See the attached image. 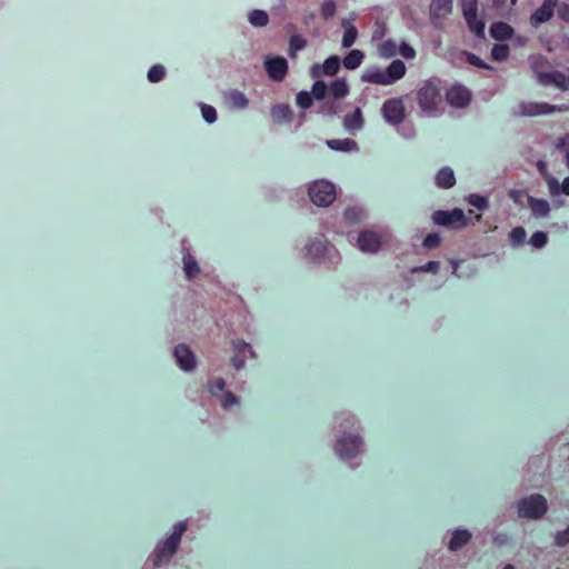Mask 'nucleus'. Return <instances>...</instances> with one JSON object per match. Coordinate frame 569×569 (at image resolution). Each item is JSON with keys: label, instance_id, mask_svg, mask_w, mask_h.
<instances>
[{"label": "nucleus", "instance_id": "1", "mask_svg": "<svg viewBox=\"0 0 569 569\" xmlns=\"http://www.w3.org/2000/svg\"><path fill=\"white\" fill-rule=\"evenodd\" d=\"M441 81L430 78L422 82L417 91V102L420 110L428 117H436L442 103Z\"/></svg>", "mask_w": 569, "mask_h": 569}, {"label": "nucleus", "instance_id": "2", "mask_svg": "<svg viewBox=\"0 0 569 569\" xmlns=\"http://www.w3.org/2000/svg\"><path fill=\"white\" fill-rule=\"evenodd\" d=\"M381 116L383 120L397 128V131L405 138L409 139L415 136L411 124H405L406 107L402 98L387 99L381 106Z\"/></svg>", "mask_w": 569, "mask_h": 569}, {"label": "nucleus", "instance_id": "3", "mask_svg": "<svg viewBox=\"0 0 569 569\" xmlns=\"http://www.w3.org/2000/svg\"><path fill=\"white\" fill-rule=\"evenodd\" d=\"M407 68L402 60H393L386 69L378 67L367 68L361 76V81L372 84L390 86L402 79Z\"/></svg>", "mask_w": 569, "mask_h": 569}, {"label": "nucleus", "instance_id": "4", "mask_svg": "<svg viewBox=\"0 0 569 569\" xmlns=\"http://www.w3.org/2000/svg\"><path fill=\"white\" fill-rule=\"evenodd\" d=\"M186 530V521H180L174 525L170 537L162 543H159L153 552L152 561L154 567H160L169 562L171 557L176 553Z\"/></svg>", "mask_w": 569, "mask_h": 569}, {"label": "nucleus", "instance_id": "5", "mask_svg": "<svg viewBox=\"0 0 569 569\" xmlns=\"http://www.w3.org/2000/svg\"><path fill=\"white\" fill-rule=\"evenodd\" d=\"M547 510V500L539 493L522 498L518 502V513L522 518L540 519Z\"/></svg>", "mask_w": 569, "mask_h": 569}, {"label": "nucleus", "instance_id": "6", "mask_svg": "<svg viewBox=\"0 0 569 569\" xmlns=\"http://www.w3.org/2000/svg\"><path fill=\"white\" fill-rule=\"evenodd\" d=\"M310 200L318 207H328L336 199V187L328 180H316L310 183Z\"/></svg>", "mask_w": 569, "mask_h": 569}, {"label": "nucleus", "instance_id": "7", "mask_svg": "<svg viewBox=\"0 0 569 569\" xmlns=\"http://www.w3.org/2000/svg\"><path fill=\"white\" fill-rule=\"evenodd\" d=\"M389 237V232L382 228L363 230L358 237V249H380L382 246L388 244Z\"/></svg>", "mask_w": 569, "mask_h": 569}, {"label": "nucleus", "instance_id": "8", "mask_svg": "<svg viewBox=\"0 0 569 569\" xmlns=\"http://www.w3.org/2000/svg\"><path fill=\"white\" fill-rule=\"evenodd\" d=\"M432 221L448 229H460L467 226V219L461 209H453L450 211L437 210L432 214Z\"/></svg>", "mask_w": 569, "mask_h": 569}, {"label": "nucleus", "instance_id": "9", "mask_svg": "<svg viewBox=\"0 0 569 569\" xmlns=\"http://www.w3.org/2000/svg\"><path fill=\"white\" fill-rule=\"evenodd\" d=\"M362 448V439L358 436H347L338 438L335 450L340 459L348 461L356 457Z\"/></svg>", "mask_w": 569, "mask_h": 569}, {"label": "nucleus", "instance_id": "10", "mask_svg": "<svg viewBox=\"0 0 569 569\" xmlns=\"http://www.w3.org/2000/svg\"><path fill=\"white\" fill-rule=\"evenodd\" d=\"M561 108L556 104H550L548 102H521L519 104L518 114L523 117H536L543 114H551L560 111Z\"/></svg>", "mask_w": 569, "mask_h": 569}, {"label": "nucleus", "instance_id": "11", "mask_svg": "<svg viewBox=\"0 0 569 569\" xmlns=\"http://www.w3.org/2000/svg\"><path fill=\"white\" fill-rule=\"evenodd\" d=\"M264 69L271 80L280 82L287 76L288 61L280 56L268 57L264 60Z\"/></svg>", "mask_w": 569, "mask_h": 569}, {"label": "nucleus", "instance_id": "12", "mask_svg": "<svg viewBox=\"0 0 569 569\" xmlns=\"http://www.w3.org/2000/svg\"><path fill=\"white\" fill-rule=\"evenodd\" d=\"M558 0H543L542 4L535 10L530 17V24L538 28L540 24L549 21L555 13Z\"/></svg>", "mask_w": 569, "mask_h": 569}, {"label": "nucleus", "instance_id": "13", "mask_svg": "<svg viewBox=\"0 0 569 569\" xmlns=\"http://www.w3.org/2000/svg\"><path fill=\"white\" fill-rule=\"evenodd\" d=\"M453 0H431L429 6L430 21L438 23L452 12Z\"/></svg>", "mask_w": 569, "mask_h": 569}, {"label": "nucleus", "instance_id": "14", "mask_svg": "<svg viewBox=\"0 0 569 569\" xmlns=\"http://www.w3.org/2000/svg\"><path fill=\"white\" fill-rule=\"evenodd\" d=\"M446 99L451 107L465 108L470 102L471 94L463 86L456 84L447 91Z\"/></svg>", "mask_w": 569, "mask_h": 569}, {"label": "nucleus", "instance_id": "15", "mask_svg": "<svg viewBox=\"0 0 569 569\" xmlns=\"http://www.w3.org/2000/svg\"><path fill=\"white\" fill-rule=\"evenodd\" d=\"M173 356L176 358L178 366L183 371H191L194 369L196 356L187 345H178L173 350Z\"/></svg>", "mask_w": 569, "mask_h": 569}, {"label": "nucleus", "instance_id": "16", "mask_svg": "<svg viewBox=\"0 0 569 569\" xmlns=\"http://www.w3.org/2000/svg\"><path fill=\"white\" fill-rule=\"evenodd\" d=\"M340 58L338 56L328 57L322 64H313L310 68V76L319 78L321 74L335 76L340 69Z\"/></svg>", "mask_w": 569, "mask_h": 569}, {"label": "nucleus", "instance_id": "17", "mask_svg": "<svg viewBox=\"0 0 569 569\" xmlns=\"http://www.w3.org/2000/svg\"><path fill=\"white\" fill-rule=\"evenodd\" d=\"M305 259L317 264H336L340 261L339 251H307Z\"/></svg>", "mask_w": 569, "mask_h": 569}, {"label": "nucleus", "instance_id": "18", "mask_svg": "<svg viewBox=\"0 0 569 569\" xmlns=\"http://www.w3.org/2000/svg\"><path fill=\"white\" fill-rule=\"evenodd\" d=\"M343 128L349 133H356L360 131L365 126V119L361 108L357 107L355 111L347 114L342 121Z\"/></svg>", "mask_w": 569, "mask_h": 569}, {"label": "nucleus", "instance_id": "19", "mask_svg": "<svg viewBox=\"0 0 569 569\" xmlns=\"http://www.w3.org/2000/svg\"><path fill=\"white\" fill-rule=\"evenodd\" d=\"M233 348L236 355L232 357L231 362L237 370H240L244 367V353L248 351L251 358H256V352L252 350L250 345L244 341H234Z\"/></svg>", "mask_w": 569, "mask_h": 569}, {"label": "nucleus", "instance_id": "20", "mask_svg": "<svg viewBox=\"0 0 569 569\" xmlns=\"http://www.w3.org/2000/svg\"><path fill=\"white\" fill-rule=\"evenodd\" d=\"M489 33L495 40L503 41L513 36V28L506 22L498 21L490 26Z\"/></svg>", "mask_w": 569, "mask_h": 569}, {"label": "nucleus", "instance_id": "21", "mask_svg": "<svg viewBox=\"0 0 569 569\" xmlns=\"http://www.w3.org/2000/svg\"><path fill=\"white\" fill-rule=\"evenodd\" d=\"M528 204L536 218H546L550 212V203L545 199L529 197Z\"/></svg>", "mask_w": 569, "mask_h": 569}, {"label": "nucleus", "instance_id": "22", "mask_svg": "<svg viewBox=\"0 0 569 569\" xmlns=\"http://www.w3.org/2000/svg\"><path fill=\"white\" fill-rule=\"evenodd\" d=\"M224 97H226V101L233 109H237V110H243L249 104V100L246 97V94L242 91L237 90V89L229 90L228 92H226Z\"/></svg>", "mask_w": 569, "mask_h": 569}, {"label": "nucleus", "instance_id": "23", "mask_svg": "<svg viewBox=\"0 0 569 569\" xmlns=\"http://www.w3.org/2000/svg\"><path fill=\"white\" fill-rule=\"evenodd\" d=\"M341 27L343 28L345 32L341 40L342 48H350L353 46L358 38V30L353 26V23L350 22L348 19L341 20Z\"/></svg>", "mask_w": 569, "mask_h": 569}, {"label": "nucleus", "instance_id": "24", "mask_svg": "<svg viewBox=\"0 0 569 569\" xmlns=\"http://www.w3.org/2000/svg\"><path fill=\"white\" fill-rule=\"evenodd\" d=\"M546 183L548 186L549 193L552 197L559 196L561 193L569 196V177H566L560 184L557 178L547 176Z\"/></svg>", "mask_w": 569, "mask_h": 569}, {"label": "nucleus", "instance_id": "25", "mask_svg": "<svg viewBox=\"0 0 569 569\" xmlns=\"http://www.w3.org/2000/svg\"><path fill=\"white\" fill-rule=\"evenodd\" d=\"M341 111V103L335 99L322 100L317 109V113L322 117L332 118L338 116Z\"/></svg>", "mask_w": 569, "mask_h": 569}, {"label": "nucleus", "instance_id": "26", "mask_svg": "<svg viewBox=\"0 0 569 569\" xmlns=\"http://www.w3.org/2000/svg\"><path fill=\"white\" fill-rule=\"evenodd\" d=\"M436 184L442 189H449L455 186L456 178L453 170L449 167L441 168L436 174Z\"/></svg>", "mask_w": 569, "mask_h": 569}, {"label": "nucleus", "instance_id": "27", "mask_svg": "<svg viewBox=\"0 0 569 569\" xmlns=\"http://www.w3.org/2000/svg\"><path fill=\"white\" fill-rule=\"evenodd\" d=\"M450 264L452 267L453 273L458 278H468L475 272L472 263L467 260L450 259Z\"/></svg>", "mask_w": 569, "mask_h": 569}, {"label": "nucleus", "instance_id": "28", "mask_svg": "<svg viewBox=\"0 0 569 569\" xmlns=\"http://www.w3.org/2000/svg\"><path fill=\"white\" fill-rule=\"evenodd\" d=\"M327 146L336 151H357L358 150V143L349 138L346 139H331L327 140Z\"/></svg>", "mask_w": 569, "mask_h": 569}, {"label": "nucleus", "instance_id": "29", "mask_svg": "<svg viewBox=\"0 0 569 569\" xmlns=\"http://www.w3.org/2000/svg\"><path fill=\"white\" fill-rule=\"evenodd\" d=\"M471 538V533L465 529H458L452 533V537L449 541V549L452 551H457L462 548Z\"/></svg>", "mask_w": 569, "mask_h": 569}, {"label": "nucleus", "instance_id": "30", "mask_svg": "<svg viewBox=\"0 0 569 569\" xmlns=\"http://www.w3.org/2000/svg\"><path fill=\"white\" fill-rule=\"evenodd\" d=\"M365 59V53L359 49H352L348 52V54L343 58L342 63L343 67L348 70H355L362 63Z\"/></svg>", "mask_w": 569, "mask_h": 569}, {"label": "nucleus", "instance_id": "31", "mask_svg": "<svg viewBox=\"0 0 569 569\" xmlns=\"http://www.w3.org/2000/svg\"><path fill=\"white\" fill-rule=\"evenodd\" d=\"M271 117L276 122H289L292 118V110L289 104H274L271 108Z\"/></svg>", "mask_w": 569, "mask_h": 569}, {"label": "nucleus", "instance_id": "32", "mask_svg": "<svg viewBox=\"0 0 569 569\" xmlns=\"http://www.w3.org/2000/svg\"><path fill=\"white\" fill-rule=\"evenodd\" d=\"M466 20V23L469 28V30L479 39H483L485 38V22L482 19H479L478 18V14H475L472 16V18L470 17H466L465 18Z\"/></svg>", "mask_w": 569, "mask_h": 569}, {"label": "nucleus", "instance_id": "33", "mask_svg": "<svg viewBox=\"0 0 569 569\" xmlns=\"http://www.w3.org/2000/svg\"><path fill=\"white\" fill-rule=\"evenodd\" d=\"M366 216V211L362 207L352 206L348 207L343 211V218L349 223H357L361 221Z\"/></svg>", "mask_w": 569, "mask_h": 569}, {"label": "nucleus", "instance_id": "34", "mask_svg": "<svg viewBox=\"0 0 569 569\" xmlns=\"http://www.w3.org/2000/svg\"><path fill=\"white\" fill-rule=\"evenodd\" d=\"M330 89L335 100L341 99L349 93V86L346 79L341 78L333 80L331 82Z\"/></svg>", "mask_w": 569, "mask_h": 569}, {"label": "nucleus", "instance_id": "35", "mask_svg": "<svg viewBox=\"0 0 569 569\" xmlns=\"http://www.w3.org/2000/svg\"><path fill=\"white\" fill-rule=\"evenodd\" d=\"M183 271L189 280L193 279L200 271L198 262L190 253L183 257Z\"/></svg>", "mask_w": 569, "mask_h": 569}, {"label": "nucleus", "instance_id": "36", "mask_svg": "<svg viewBox=\"0 0 569 569\" xmlns=\"http://www.w3.org/2000/svg\"><path fill=\"white\" fill-rule=\"evenodd\" d=\"M249 22L257 28L266 27L269 22V16L266 11L254 9L249 13Z\"/></svg>", "mask_w": 569, "mask_h": 569}, {"label": "nucleus", "instance_id": "37", "mask_svg": "<svg viewBox=\"0 0 569 569\" xmlns=\"http://www.w3.org/2000/svg\"><path fill=\"white\" fill-rule=\"evenodd\" d=\"M397 52H398V48H397L396 42L392 39H388V40L383 41L378 48L379 56L385 59H390V58L395 57L397 54Z\"/></svg>", "mask_w": 569, "mask_h": 569}, {"label": "nucleus", "instance_id": "38", "mask_svg": "<svg viewBox=\"0 0 569 569\" xmlns=\"http://www.w3.org/2000/svg\"><path fill=\"white\" fill-rule=\"evenodd\" d=\"M527 232L523 227H516L509 233V242L512 247L525 244Z\"/></svg>", "mask_w": 569, "mask_h": 569}, {"label": "nucleus", "instance_id": "39", "mask_svg": "<svg viewBox=\"0 0 569 569\" xmlns=\"http://www.w3.org/2000/svg\"><path fill=\"white\" fill-rule=\"evenodd\" d=\"M337 12V4L335 0H323L320 6V14L323 20L328 21L335 17Z\"/></svg>", "mask_w": 569, "mask_h": 569}, {"label": "nucleus", "instance_id": "40", "mask_svg": "<svg viewBox=\"0 0 569 569\" xmlns=\"http://www.w3.org/2000/svg\"><path fill=\"white\" fill-rule=\"evenodd\" d=\"M467 200L469 204H471L472 207L477 208L480 211H485L489 208V200L479 193L469 194Z\"/></svg>", "mask_w": 569, "mask_h": 569}, {"label": "nucleus", "instance_id": "41", "mask_svg": "<svg viewBox=\"0 0 569 569\" xmlns=\"http://www.w3.org/2000/svg\"><path fill=\"white\" fill-rule=\"evenodd\" d=\"M307 46V40L301 36L295 34L290 37L289 40V54L293 57L297 51L305 49Z\"/></svg>", "mask_w": 569, "mask_h": 569}, {"label": "nucleus", "instance_id": "42", "mask_svg": "<svg viewBox=\"0 0 569 569\" xmlns=\"http://www.w3.org/2000/svg\"><path fill=\"white\" fill-rule=\"evenodd\" d=\"M327 92H328V87L321 80L316 81L312 84V88H311V91H310V93L313 97V99L320 100V101L326 100Z\"/></svg>", "mask_w": 569, "mask_h": 569}, {"label": "nucleus", "instance_id": "43", "mask_svg": "<svg viewBox=\"0 0 569 569\" xmlns=\"http://www.w3.org/2000/svg\"><path fill=\"white\" fill-rule=\"evenodd\" d=\"M313 97L309 91L302 90L297 93L296 96V103L301 109L306 110L309 109L313 103Z\"/></svg>", "mask_w": 569, "mask_h": 569}, {"label": "nucleus", "instance_id": "44", "mask_svg": "<svg viewBox=\"0 0 569 569\" xmlns=\"http://www.w3.org/2000/svg\"><path fill=\"white\" fill-rule=\"evenodd\" d=\"M509 56V47L507 44H495L491 49V58L495 61H505Z\"/></svg>", "mask_w": 569, "mask_h": 569}, {"label": "nucleus", "instance_id": "45", "mask_svg": "<svg viewBox=\"0 0 569 569\" xmlns=\"http://www.w3.org/2000/svg\"><path fill=\"white\" fill-rule=\"evenodd\" d=\"M166 74V69L161 64H154L152 66L147 74V78L150 82L156 83L163 79Z\"/></svg>", "mask_w": 569, "mask_h": 569}, {"label": "nucleus", "instance_id": "46", "mask_svg": "<svg viewBox=\"0 0 569 569\" xmlns=\"http://www.w3.org/2000/svg\"><path fill=\"white\" fill-rule=\"evenodd\" d=\"M461 9L463 18L478 14V1L477 0H461Z\"/></svg>", "mask_w": 569, "mask_h": 569}, {"label": "nucleus", "instance_id": "47", "mask_svg": "<svg viewBox=\"0 0 569 569\" xmlns=\"http://www.w3.org/2000/svg\"><path fill=\"white\" fill-rule=\"evenodd\" d=\"M548 236L545 231H536L529 239L528 243L536 249H540L547 244Z\"/></svg>", "mask_w": 569, "mask_h": 569}, {"label": "nucleus", "instance_id": "48", "mask_svg": "<svg viewBox=\"0 0 569 569\" xmlns=\"http://www.w3.org/2000/svg\"><path fill=\"white\" fill-rule=\"evenodd\" d=\"M553 543L557 547H566L569 545V526L565 528L563 530H558L553 535Z\"/></svg>", "mask_w": 569, "mask_h": 569}, {"label": "nucleus", "instance_id": "49", "mask_svg": "<svg viewBox=\"0 0 569 569\" xmlns=\"http://www.w3.org/2000/svg\"><path fill=\"white\" fill-rule=\"evenodd\" d=\"M200 108L202 118L207 123H213L217 120V111L212 106L201 103Z\"/></svg>", "mask_w": 569, "mask_h": 569}, {"label": "nucleus", "instance_id": "50", "mask_svg": "<svg viewBox=\"0 0 569 569\" xmlns=\"http://www.w3.org/2000/svg\"><path fill=\"white\" fill-rule=\"evenodd\" d=\"M466 60L468 63H470L471 66H475L477 68L487 69V70L492 69L488 63H486L480 57H478L475 53L466 52Z\"/></svg>", "mask_w": 569, "mask_h": 569}, {"label": "nucleus", "instance_id": "51", "mask_svg": "<svg viewBox=\"0 0 569 569\" xmlns=\"http://www.w3.org/2000/svg\"><path fill=\"white\" fill-rule=\"evenodd\" d=\"M537 80L541 86H552L555 81V71L551 72H537Z\"/></svg>", "mask_w": 569, "mask_h": 569}, {"label": "nucleus", "instance_id": "52", "mask_svg": "<svg viewBox=\"0 0 569 569\" xmlns=\"http://www.w3.org/2000/svg\"><path fill=\"white\" fill-rule=\"evenodd\" d=\"M552 86H556L557 88H559L561 90H567L568 89V78L566 77L565 73H562L560 71H555V81H553Z\"/></svg>", "mask_w": 569, "mask_h": 569}, {"label": "nucleus", "instance_id": "53", "mask_svg": "<svg viewBox=\"0 0 569 569\" xmlns=\"http://www.w3.org/2000/svg\"><path fill=\"white\" fill-rule=\"evenodd\" d=\"M557 8V14L560 20L569 23V3L567 2H558Z\"/></svg>", "mask_w": 569, "mask_h": 569}, {"label": "nucleus", "instance_id": "54", "mask_svg": "<svg viewBox=\"0 0 569 569\" xmlns=\"http://www.w3.org/2000/svg\"><path fill=\"white\" fill-rule=\"evenodd\" d=\"M399 53L405 59H413L416 57V50L407 42H401L399 47Z\"/></svg>", "mask_w": 569, "mask_h": 569}, {"label": "nucleus", "instance_id": "55", "mask_svg": "<svg viewBox=\"0 0 569 569\" xmlns=\"http://www.w3.org/2000/svg\"><path fill=\"white\" fill-rule=\"evenodd\" d=\"M239 400L232 392H226L221 399V406L224 409H229L233 405H238Z\"/></svg>", "mask_w": 569, "mask_h": 569}, {"label": "nucleus", "instance_id": "56", "mask_svg": "<svg viewBox=\"0 0 569 569\" xmlns=\"http://www.w3.org/2000/svg\"><path fill=\"white\" fill-rule=\"evenodd\" d=\"M440 236L437 233H429L423 239V246L427 248H436L440 244Z\"/></svg>", "mask_w": 569, "mask_h": 569}, {"label": "nucleus", "instance_id": "57", "mask_svg": "<svg viewBox=\"0 0 569 569\" xmlns=\"http://www.w3.org/2000/svg\"><path fill=\"white\" fill-rule=\"evenodd\" d=\"M547 64H549V62L542 56H537V57L531 58V68L536 74H537V72H540L539 68L547 66Z\"/></svg>", "mask_w": 569, "mask_h": 569}, {"label": "nucleus", "instance_id": "58", "mask_svg": "<svg viewBox=\"0 0 569 569\" xmlns=\"http://www.w3.org/2000/svg\"><path fill=\"white\" fill-rule=\"evenodd\" d=\"M387 32V27L383 22H377L376 23V29L373 30V33H372V40L373 41H377V40H380L385 37Z\"/></svg>", "mask_w": 569, "mask_h": 569}, {"label": "nucleus", "instance_id": "59", "mask_svg": "<svg viewBox=\"0 0 569 569\" xmlns=\"http://www.w3.org/2000/svg\"><path fill=\"white\" fill-rule=\"evenodd\" d=\"M439 264L436 261H429L428 263L412 268V272L423 271V272H435L438 269Z\"/></svg>", "mask_w": 569, "mask_h": 569}, {"label": "nucleus", "instance_id": "60", "mask_svg": "<svg viewBox=\"0 0 569 569\" xmlns=\"http://www.w3.org/2000/svg\"><path fill=\"white\" fill-rule=\"evenodd\" d=\"M226 382L222 378H218L214 380V382L210 386V391L212 395L216 393V391H222L224 389Z\"/></svg>", "mask_w": 569, "mask_h": 569}, {"label": "nucleus", "instance_id": "61", "mask_svg": "<svg viewBox=\"0 0 569 569\" xmlns=\"http://www.w3.org/2000/svg\"><path fill=\"white\" fill-rule=\"evenodd\" d=\"M342 416H343V421H345L348 426H350V427H352V426L357 422V421H356L355 416H352V415H351V413H349V412H345V413H342Z\"/></svg>", "mask_w": 569, "mask_h": 569}, {"label": "nucleus", "instance_id": "62", "mask_svg": "<svg viewBox=\"0 0 569 569\" xmlns=\"http://www.w3.org/2000/svg\"><path fill=\"white\" fill-rule=\"evenodd\" d=\"M315 19H316V13L313 11H306L303 13V23L305 24H309Z\"/></svg>", "mask_w": 569, "mask_h": 569}, {"label": "nucleus", "instance_id": "63", "mask_svg": "<svg viewBox=\"0 0 569 569\" xmlns=\"http://www.w3.org/2000/svg\"><path fill=\"white\" fill-rule=\"evenodd\" d=\"M538 170L540 172V174L542 176V178L546 180V177L547 176H551L548 170H547V167L543 162H538Z\"/></svg>", "mask_w": 569, "mask_h": 569}, {"label": "nucleus", "instance_id": "64", "mask_svg": "<svg viewBox=\"0 0 569 569\" xmlns=\"http://www.w3.org/2000/svg\"><path fill=\"white\" fill-rule=\"evenodd\" d=\"M565 157H566V164L569 168V146L566 148Z\"/></svg>", "mask_w": 569, "mask_h": 569}]
</instances>
